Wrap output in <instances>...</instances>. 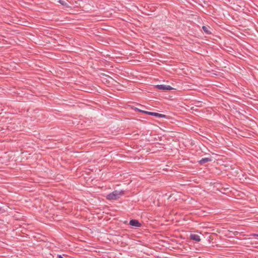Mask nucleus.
<instances>
[{
	"mask_svg": "<svg viewBox=\"0 0 258 258\" xmlns=\"http://www.w3.org/2000/svg\"><path fill=\"white\" fill-rule=\"evenodd\" d=\"M3 56H4L3 55L1 54V74H4L3 70L2 68H4V69H6L7 70H9V64H8V62L4 63H3V64H4V66L2 65V61H3V60L6 61V60L5 58L6 57H3Z\"/></svg>",
	"mask_w": 258,
	"mask_h": 258,
	"instance_id": "obj_7",
	"label": "nucleus"
},
{
	"mask_svg": "<svg viewBox=\"0 0 258 258\" xmlns=\"http://www.w3.org/2000/svg\"><path fill=\"white\" fill-rule=\"evenodd\" d=\"M1 37L5 38H6V37H5L4 36H3L2 35H1Z\"/></svg>",
	"mask_w": 258,
	"mask_h": 258,
	"instance_id": "obj_17",
	"label": "nucleus"
},
{
	"mask_svg": "<svg viewBox=\"0 0 258 258\" xmlns=\"http://www.w3.org/2000/svg\"><path fill=\"white\" fill-rule=\"evenodd\" d=\"M6 117H4V116L1 117V122H4V119H5Z\"/></svg>",
	"mask_w": 258,
	"mask_h": 258,
	"instance_id": "obj_15",
	"label": "nucleus"
},
{
	"mask_svg": "<svg viewBox=\"0 0 258 258\" xmlns=\"http://www.w3.org/2000/svg\"><path fill=\"white\" fill-rule=\"evenodd\" d=\"M2 8L3 10L1 9V13H4L5 14H6V16H10L11 12L9 10V6L6 5L5 6H3ZM2 15L5 16V15L1 14V16Z\"/></svg>",
	"mask_w": 258,
	"mask_h": 258,
	"instance_id": "obj_4",
	"label": "nucleus"
},
{
	"mask_svg": "<svg viewBox=\"0 0 258 258\" xmlns=\"http://www.w3.org/2000/svg\"><path fill=\"white\" fill-rule=\"evenodd\" d=\"M132 108L136 111H138L140 112H142L143 113H144V114H148V115H152V116H155L156 117H160V118H168V116L166 115H164V114H160V113H157V112H149V111H144V110H141V109H139L138 108H137V107H134V106H132Z\"/></svg>",
	"mask_w": 258,
	"mask_h": 258,
	"instance_id": "obj_1",
	"label": "nucleus"
},
{
	"mask_svg": "<svg viewBox=\"0 0 258 258\" xmlns=\"http://www.w3.org/2000/svg\"><path fill=\"white\" fill-rule=\"evenodd\" d=\"M123 194L124 191L122 190H114L111 193L107 195L106 196V199L108 200H116L118 199L120 196L123 195Z\"/></svg>",
	"mask_w": 258,
	"mask_h": 258,
	"instance_id": "obj_2",
	"label": "nucleus"
},
{
	"mask_svg": "<svg viewBox=\"0 0 258 258\" xmlns=\"http://www.w3.org/2000/svg\"><path fill=\"white\" fill-rule=\"evenodd\" d=\"M67 0H59L58 2L61 5L66 7V8H70L67 2Z\"/></svg>",
	"mask_w": 258,
	"mask_h": 258,
	"instance_id": "obj_12",
	"label": "nucleus"
},
{
	"mask_svg": "<svg viewBox=\"0 0 258 258\" xmlns=\"http://www.w3.org/2000/svg\"><path fill=\"white\" fill-rule=\"evenodd\" d=\"M130 224L136 227H139L141 226V224L137 220L135 219H132L130 221Z\"/></svg>",
	"mask_w": 258,
	"mask_h": 258,
	"instance_id": "obj_9",
	"label": "nucleus"
},
{
	"mask_svg": "<svg viewBox=\"0 0 258 258\" xmlns=\"http://www.w3.org/2000/svg\"><path fill=\"white\" fill-rule=\"evenodd\" d=\"M163 170H167V169H163Z\"/></svg>",
	"mask_w": 258,
	"mask_h": 258,
	"instance_id": "obj_18",
	"label": "nucleus"
},
{
	"mask_svg": "<svg viewBox=\"0 0 258 258\" xmlns=\"http://www.w3.org/2000/svg\"><path fill=\"white\" fill-rule=\"evenodd\" d=\"M212 160L211 158L210 157H206L203 158L202 159L200 160L199 161H211Z\"/></svg>",
	"mask_w": 258,
	"mask_h": 258,
	"instance_id": "obj_13",
	"label": "nucleus"
},
{
	"mask_svg": "<svg viewBox=\"0 0 258 258\" xmlns=\"http://www.w3.org/2000/svg\"><path fill=\"white\" fill-rule=\"evenodd\" d=\"M12 39L8 38L7 40L4 38H1V48L4 47H7V45L11 44Z\"/></svg>",
	"mask_w": 258,
	"mask_h": 258,
	"instance_id": "obj_8",
	"label": "nucleus"
},
{
	"mask_svg": "<svg viewBox=\"0 0 258 258\" xmlns=\"http://www.w3.org/2000/svg\"><path fill=\"white\" fill-rule=\"evenodd\" d=\"M202 29L206 34L209 35L212 33L211 31L210 30V29H211V28L209 26H203L202 27Z\"/></svg>",
	"mask_w": 258,
	"mask_h": 258,
	"instance_id": "obj_11",
	"label": "nucleus"
},
{
	"mask_svg": "<svg viewBox=\"0 0 258 258\" xmlns=\"http://www.w3.org/2000/svg\"><path fill=\"white\" fill-rule=\"evenodd\" d=\"M190 238L191 239L196 241L197 242H199L201 240L200 236L196 234H192L190 236Z\"/></svg>",
	"mask_w": 258,
	"mask_h": 258,
	"instance_id": "obj_10",
	"label": "nucleus"
},
{
	"mask_svg": "<svg viewBox=\"0 0 258 258\" xmlns=\"http://www.w3.org/2000/svg\"><path fill=\"white\" fill-rule=\"evenodd\" d=\"M250 236H257L258 237V234H251L250 235Z\"/></svg>",
	"mask_w": 258,
	"mask_h": 258,
	"instance_id": "obj_14",
	"label": "nucleus"
},
{
	"mask_svg": "<svg viewBox=\"0 0 258 258\" xmlns=\"http://www.w3.org/2000/svg\"><path fill=\"white\" fill-rule=\"evenodd\" d=\"M6 18H7L6 17H4V18H2L1 17V19H2L3 22V23L1 22V29H3V30H4L5 29V28H6L5 25H10V23L9 22H12L11 20H9L8 21V20H6ZM7 28L10 29L8 27H7Z\"/></svg>",
	"mask_w": 258,
	"mask_h": 258,
	"instance_id": "obj_6",
	"label": "nucleus"
},
{
	"mask_svg": "<svg viewBox=\"0 0 258 258\" xmlns=\"http://www.w3.org/2000/svg\"><path fill=\"white\" fill-rule=\"evenodd\" d=\"M216 160H217V161H219V160H222V159H219V158H218V159H216Z\"/></svg>",
	"mask_w": 258,
	"mask_h": 258,
	"instance_id": "obj_16",
	"label": "nucleus"
},
{
	"mask_svg": "<svg viewBox=\"0 0 258 258\" xmlns=\"http://www.w3.org/2000/svg\"><path fill=\"white\" fill-rule=\"evenodd\" d=\"M12 124L11 123H8L6 125H3V126L1 127V134H9V132L11 130Z\"/></svg>",
	"mask_w": 258,
	"mask_h": 258,
	"instance_id": "obj_3",
	"label": "nucleus"
},
{
	"mask_svg": "<svg viewBox=\"0 0 258 258\" xmlns=\"http://www.w3.org/2000/svg\"><path fill=\"white\" fill-rule=\"evenodd\" d=\"M155 88L161 90H171L173 89V88L169 86V85H158L155 86Z\"/></svg>",
	"mask_w": 258,
	"mask_h": 258,
	"instance_id": "obj_5",
	"label": "nucleus"
}]
</instances>
